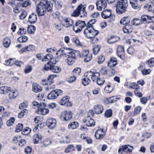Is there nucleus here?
Returning <instances> with one entry per match:
<instances>
[{"instance_id":"f257e3e1","label":"nucleus","mask_w":154,"mask_h":154,"mask_svg":"<svg viewBox=\"0 0 154 154\" xmlns=\"http://www.w3.org/2000/svg\"><path fill=\"white\" fill-rule=\"evenodd\" d=\"M52 7V4L50 2L43 0L36 7V11L38 16H43L46 11L51 12Z\"/></svg>"},{"instance_id":"f03ea898","label":"nucleus","mask_w":154,"mask_h":154,"mask_svg":"<svg viewBox=\"0 0 154 154\" xmlns=\"http://www.w3.org/2000/svg\"><path fill=\"white\" fill-rule=\"evenodd\" d=\"M128 6L127 0H120L116 5V12L117 14H121L125 12Z\"/></svg>"},{"instance_id":"7ed1b4c3","label":"nucleus","mask_w":154,"mask_h":154,"mask_svg":"<svg viewBox=\"0 0 154 154\" xmlns=\"http://www.w3.org/2000/svg\"><path fill=\"white\" fill-rule=\"evenodd\" d=\"M83 33L87 38H91L98 35L99 31L94 29L93 27L86 26V29L84 31Z\"/></svg>"},{"instance_id":"20e7f679","label":"nucleus","mask_w":154,"mask_h":154,"mask_svg":"<svg viewBox=\"0 0 154 154\" xmlns=\"http://www.w3.org/2000/svg\"><path fill=\"white\" fill-rule=\"evenodd\" d=\"M79 54V51L74 50L68 52L66 55L68 56L67 63L68 65H71L73 64L75 60V59Z\"/></svg>"},{"instance_id":"39448f33","label":"nucleus","mask_w":154,"mask_h":154,"mask_svg":"<svg viewBox=\"0 0 154 154\" xmlns=\"http://www.w3.org/2000/svg\"><path fill=\"white\" fill-rule=\"evenodd\" d=\"M85 27H86V24L84 21L79 20L76 21L75 25L73 26L74 31L76 33L82 31V29Z\"/></svg>"},{"instance_id":"423d86ee","label":"nucleus","mask_w":154,"mask_h":154,"mask_svg":"<svg viewBox=\"0 0 154 154\" xmlns=\"http://www.w3.org/2000/svg\"><path fill=\"white\" fill-rule=\"evenodd\" d=\"M79 55L82 58H84V61L85 62L89 61L92 58V54H89V51L87 50H83L81 53L79 51Z\"/></svg>"},{"instance_id":"0eeeda50","label":"nucleus","mask_w":154,"mask_h":154,"mask_svg":"<svg viewBox=\"0 0 154 154\" xmlns=\"http://www.w3.org/2000/svg\"><path fill=\"white\" fill-rule=\"evenodd\" d=\"M62 91L60 89H56L52 91L48 95V99L50 100L57 98L59 95L62 94Z\"/></svg>"},{"instance_id":"6e6552de","label":"nucleus","mask_w":154,"mask_h":154,"mask_svg":"<svg viewBox=\"0 0 154 154\" xmlns=\"http://www.w3.org/2000/svg\"><path fill=\"white\" fill-rule=\"evenodd\" d=\"M40 107L38 108V109L36 111V113L38 114L42 115H45L48 114L49 112L48 109L44 108L46 106V104L45 103H40Z\"/></svg>"},{"instance_id":"1a4fd4ad","label":"nucleus","mask_w":154,"mask_h":154,"mask_svg":"<svg viewBox=\"0 0 154 154\" xmlns=\"http://www.w3.org/2000/svg\"><path fill=\"white\" fill-rule=\"evenodd\" d=\"M72 114L71 111H65L61 113L60 116V118L62 121H66L72 118Z\"/></svg>"},{"instance_id":"9d476101","label":"nucleus","mask_w":154,"mask_h":154,"mask_svg":"<svg viewBox=\"0 0 154 154\" xmlns=\"http://www.w3.org/2000/svg\"><path fill=\"white\" fill-rule=\"evenodd\" d=\"M133 147L129 145H125L122 146L119 149V153L122 154H125V153H129L132 151Z\"/></svg>"},{"instance_id":"9b49d317","label":"nucleus","mask_w":154,"mask_h":154,"mask_svg":"<svg viewBox=\"0 0 154 154\" xmlns=\"http://www.w3.org/2000/svg\"><path fill=\"white\" fill-rule=\"evenodd\" d=\"M43 69L45 71L51 70V72L56 73L60 72L61 70V68L60 67L55 65L47 67H46V66H44Z\"/></svg>"},{"instance_id":"f8f14e48","label":"nucleus","mask_w":154,"mask_h":154,"mask_svg":"<svg viewBox=\"0 0 154 154\" xmlns=\"http://www.w3.org/2000/svg\"><path fill=\"white\" fill-rule=\"evenodd\" d=\"M117 54L121 59L124 60L125 59V51L123 47L122 46H118L117 48Z\"/></svg>"},{"instance_id":"ddd939ff","label":"nucleus","mask_w":154,"mask_h":154,"mask_svg":"<svg viewBox=\"0 0 154 154\" xmlns=\"http://www.w3.org/2000/svg\"><path fill=\"white\" fill-rule=\"evenodd\" d=\"M46 124L47 126L49 128L52 129L55 127L57 124V121L54 118H49L47 119Z\"/></svg>"},{"instance_id":"4468645a","label":"nucleus","mask_w":154,"mask_h":154,"mask_svg":"<svg viewBox=\"0 0 154 154\" xmlns=\"http://www.w3.org/2000/svg\"><path fill=\"white\" fill-rule=\"evenodd\" d=\"M97 9L101 11L103 8L104 9L107 6V3L105 0H100L97 1L96 2Z\"/></svg>"},{"instance_id":"2eb2a0df","label":"nucleus","mask_w":154,"mask_h":154,"mask_svg":"<svg viewBox=\"0 0 154 154\" xmlns=\"http://www.w3.org/2000/svg\"><path fill=\"white\" fill-rule=\"evenodd\" d=\"M105 132L103 129H100L98 130L95 133V137L97 139H102L105 135Z\"/></svg>"},{"instance_id":"dca6fc26","label":"nucleus","mask_w":154,"mask_h":154,"mask_svg":"<svg viewBox=\"0 0 154 154\" xmlns=\"http://www.w3.org/2000/svg\"><path fill=\"white\" fill-rule=\"evenodd\" d=\"M83 122L88 127H92L95 125V122L93 119H91L90 117H87L83 120Z\"/></svg>"},{"instance_id":"f3484780","label":"nucleus","mask_w":154,"mask_h":154,"mask_svg":"<svg viewBox=\"0 0 154 154\" xmlns=\"http://www.w3.org/2000/svg\"><path fill=\"white\" fill-rule=\"evenodd\" d=\"M54 82V80L52 78H45L42 80L41 83L43 85H51Z\"/></svg>"},{"instance_id":"a211bd4d","label":"nucleus","mask_w":154,"mask_h":154,"mask_svg":"<svg viewBox=\"0 0 154 154\" xmlns=\"http://www.w3.org/2000/svg\"><path fill=\"white\" fill-rule=\"evenodd\" d=\"M32 91L35 93H39L42 90V87L36 83H34L32 85Z\"/></svg>"},{"instance_id":"6ab92c4d","label":"nucleus","mask_w":154,"mask_h":154,"mask_svg":"<svg viewBox=\"0 0 154 154\" xmlns=\"http://www.w3.org/2000/svg\"><path fill=\"white\" fill-rule=\"evenodd\" d=\"M122 30L124 33H125L131 32L133 30V26L130 24L125 25L123 27Z\"/></svg>"},{"instance_id":"aec40b11","label":"nucleus","mask_w":154,"mask_h":154,"mask_svg":"<svg viewBox=\"0 0 154 154\" xmlns=\"http://www.w3.org/2000/svg\"><path fill=\"white\" fill-rule=\"evenodd\" d=\"M111 14V11L109 9H106L103 10L102 12L101 16L103 18L106 19L109 18Z\"/></svg>"},{"instance_id":"412c9836","label":"nucleus","mask_w":154,"mask_h":154,"mask_svg":"<svg viewBox=\"0 0 154 154\" xmlns=\"http://www.w3.org/2000/svg\"><path fill=\"white\" fill-rule=\"evenodd\" d=\"M67 51L66 49H65L64 48H62L57 51L56 53V55H57L58 57H61L64 55H67V54H68L69 52Z\"/></svg>"},{"instance_id":"4be33fe9","label":"nucleus","mask_w":154,"mask_h":154,"mask_svg":"<svg viewBox=\"0 0 154 154\" xmlns=\"http://www.w3.org/2000/svg\"><path fill=\"white\" fill-rule=\"evenodd\" d=\"M37 20V16L36 14L33 13L30 15L29 17L28 21L31 24L36 22Z\"/></svg>"},{"instance_id":"5701e85b","label":"nucleus","mask_w":154,"mask_h":154,"mask_svg":"<svg viewBox=\"0 0 154 154\" xmlns=\"http://www.w3.org/2000/svg\"><path fill=\"white\" fill-rule=\"evenodd\" d=\"M94 109L96 113L99 114L103 112V109L102 105L97 104L94 106Z\"/></svg>"},{"instance_id":"b1692460","label":"nucleus","mask_w":154,"mask_h":154,"mask_svg":"<svg viewBox=\"0 0 154 154\" xmlns=\"http://www.w3.org/2000/svg\"><path fill=\"white\" fill-rule=\"evenodd\" d=\"M117 64L116 59L115 57L111 58L108 63V66L110 68L115 66Z\"/></svg>"},{"instance_id":"393cba45","label":"nucleus","mask_w":154,"mask_h":154,"mask_svg":"<svg viewBox=\"0 0 154 154\" xmlns=\"http://www.w3.org/2000/svg\"><path fill=\"white\" fill-rule=\"evenodd\" d=\"M130 3L132 7L135 9H138L140 7V5L138 4L137 0H129Z\"/></svg>"},{"instance_id":"a878e982","label":"nucleus","mask_w":154,"mask_h":154,"mask_svg":"<svg viewBox=\"0 0 154 154\" xmlns=\"http://www.w3.org/2000/svg\"><path fill=\"white\" fill-rule=\"evenodd\" d=\"M154 5L151 4V3L149 2L148 3L145 4L144 6V8L146 9H148L149 11L154 13Z\"/></svg>"},{"instance_id":"bb28decb","label":"nucleus","mask_w":154,"mask_h":154,"mask_svg":"<svg viewBox=\"0 0 154 154\" xmlns=\"http://www.w3.org/2000/svg\"><path fill=\"white\" fill-rule=\"evenodd\" d=\"M83 5L82 4L79 5L75 10L74 11L72 15L74 17H77L80 14L81 9Z\"/></svg>"},{"instance_id":"cd10ccee","label":"nucleus","mask_w":154,"mask_h":154,"mask_svg":"<svg viewBox=\"0 0 154 154\" xmlns=\"http://www.w3.org/2000/svg\"><path fill=\"white\" fill-rule=\"evenodd\" d=\"M141 20L142 23H150V16L147 15H143L141 17Z\"/></svg>"},{"instance_id":"c85d7f7f","label":"nucleus","mask_w":154,"mask_h":154,"mask_svg":"<svg viewBox=\"0 0 154 154\" xmlns=\"http://www.w3.org/2000/svg\"><path fill=\"white\" fill-rule=\"evenodd\" d=\"M119 38L115 36H111L109 38L107 39V42L108 43L111 44L117 42L118 39H119Z\"/></svg>"},{"instance_id":"c756f323","label":"nucleus","mask_w":154,"mask_h":154,"mask_svg":"<svg viewBox=\"0 0 154 154\" xmlns=\"http://www.w3.org/2000/svg\"><path fill=\"white\" fill-rule=\"evenodd\" d=\"M11 88L7 86H4L0 87V93L1 94H6L9 93L11 90Z\"/></svg>"},{"instance_id":"7c9ffc66","label":"nucleus","mask_w":154,"mask_h":154,"mask_svg":"<svg viewBox=\"0 0 154 154\" xmlns=\"http://www.w3.org/2000/svg\"><path fill=\"white\" fill-rule=\"evenodd\" d=\"M130 21V19L128 17H124L120 20V23L121 24L126 25L128 24Z\"/></svg>"},{"instance_id":"2f4dec72","label":"nucleus","mask_w":154,"mask_h":154,"mask_svg":"<svg viewBox=\"0 0 154 154\" xmlns=\"http://www.w3.org/2000/svg\"><path fill=\"white\" fill-rule=\"evenodd\" d=\"M145 64L148 67L152 68L154 66V58L151 57L147 60L145 63Z\"/></svg>"},{"instance_id":"473e14b6","label":"nucleus","mask_w":154,"mask_h":154,"mask_svg":"<svg viewBox=\"0 0 154 154\" xmlns=\"http://www.w3.org/2000/svg\"><path fill=\"white\" fill-rule=\"evenodd\" d=\"M63 20L66 23L64 26L66 27L72 26L73 24V20L70 18H65Z\"/></svg>"},{"instance_id":"72a5a7b5","label":"nucleus","mask_w":154,"mask_h":154,"mask_svg":"<svg viewBox=\"0 0 154 154\" xmlns=\"http://www.w3.org/2000/svg\"><path fill=\"white\" fill-rule=\"evenodd\" d=\"M101 48V46L99 45H95L93 46V54L96 55L97 54Z\"/></svg>"},{"instance_id":"f704fd0d","label":"nucleus","mask_w":154,"mask_h":154,"mask_svg":"<svg viewBox=\"0 0 154 154\" xmlns=\"http://www.w3.org/2000/svg\"><path fill=\"white\" fill-rule=\"evenodd\" d=\"M11 43L10 40L8 38L6 37L3 40V45L5 48L8 47Z\"/></svg>"},{"instance_id":"c9c22d12","label":"nucleus","mask_w":154,"mask_h":154,"mask_svg":"<svg viewBox=\"0 0 154 154\" xmlns=\"http://www.w3.org/2000/svg\"><path fill=\"white\" fill-rule=\"evenodd\" d=\"M79 123L76 122H74L70 123L68 125L69 129H75L79 126Z\"/></svg>"},{"instance_id":"e433bc0d","label":"nucleus","mask_w":154,"mask_h":154,"mask_svg":"<svg viewBox=\"0 0 154 154\" xmlns=\"http://www.w3.org/2000/svg\"><path fill=\"white\" fill-rule=\"evenodd\" d=\"M34 139L35 140L34 144H37L38 143L39 140H41L42 136L39 134H37L34 135Z\"/></svg>"},{"instance_id":"4c0bfd02","label":"nucleus","mask_w":154,"mask_h":154,"mask_svg":"<svg viewBox=\"0 0 154 154\" xmlns=\"http://www.w3.org/2000/svg\"><path fill=\"white\" fill-rule=\"evenodd\" d=\"M57 60H56V59L54 58H52L51 60L48 61V62L44 66H46V67L51 66L52 65H54V64H55Z\"/></svg>"},{"instance_id":"58836bf2","label":"nucleus","mask_w":154,"mask_h":154,"mask_svg":"<svg viewBox=\"0 0 154 154\" xmlns=\"http://www.w3.org/2000/svg\"><path fill=\"white\" fill-rule=\"evenodd\" d=\"M69 101V97L66 96L63 97L60 101V104L61 105H65Z\"/></svg>"},{"instance_id":"ea45409f","label":"nucleus","mask_w":154,"mask_h":154,"mask_svg":"<svg viewBox=\"0 0 154 154\" xmlns=\"http://www.w3.org/2000/svg\"><path fill=\"white\" fill-rule=\"evenodd\" d=\"M120 99V97H118V96H112L109 98L108 99L109 103H113L117 101L118 100Z\"/></svg>"},{"instance_id":"a19ab883","label":"nucleus","mask_w":154,"mask_h":154,"mask_svg":"<svg viewBox=\"0 0 154 154\" xmlns=\"http://www.w3.org/2000/svg\"><path fill=\"white\" fill-rule=\"evenodd\" d=\"M36 29L35 27L33 25H30L27 28V31L29 33H34Z\"/></svg>"},{"instance_id":"79ce46f5","label":"nucleus","mask_w":154,"mask_h":154,"mask_svg":"<svg viewBox=\"0 0 154 154\" xmlns=\"http://www.w3.org/2000/svg\"><path fill=\"white\" fill-rule=\"evenodd\" d=\"M82 84L84 86L88 85L91 81V79L89 78H84L82 80Z\"/></svg>"},{"instance_id":"37998d69","label":"nucleus","mask_w":154,"mask_h":154,"mask_svg":"<svg viewBox=\"0 0 154 154\" xmlns=\"http://www.w3.org/2000/svg\"><path fill=\"white\" fill-rule=\"evenodd\" d=\"M86 7L83 5L81 9L80 14L81 15L80 16L81 17H85L87 16V14L85 10Z\"/></svg>"},{"instance_id":"c03bdc74","label":"nucleus","mask_w":154,"mask_h":154,"mask_svg":"<svg viewBox=\"0 0 154 154\" xmlns=\"http://www.w3.org/2000/svg\"><path fill=\"white\" fill-rule=\"evenodd\" d=\"M9 99H12L15 98L17 96V92L16 91H10L9 92Z\"/></svg>"},{"instance_id":"a18cd8bd","label":"nucleus","mask_w":154,"mask_h":154,"mask_svg":"<svg viewBox=\"0 0 154 154\" xmlns=\"http://www.w3.org/2000/svg\"><path fill=\"white\" fill-rule=\"evenodd\" d=\"M28 39V37L25 35H23L18 38L17 41L19 42H26Z\"/></svg>"},{"instance_id":"49530a36","label":"nucleus","mask_w":154,"mask_h":154,"mask_svg":"<svg viewBox=\"0 0 154 154\" xmlns=\"http://www.w3.org/2000/svg\"><path fill=\"white\" fill-rule=\"evenodd\" d=\"M75 148L72 145H69L65 150V152L66 153H68L75 150Z\"/></svg>"},{"instance_id":"de8ad7c7","label":"nucleus","mask_w":154,"mask_h":154,"mask_svg":"<svg viewBox=\"0 0 154 154\" xmlns=\"http://www.w3.org/2000/svg\"><path fill=\"white\" fill-rule=\"evenodd\" d=\"M31 131L30 129L28 127H26L22 131V134L24 135H27Z\"/></svg>"},{"instance_id":"09e8293b","label":"nucleus","mask_w":154,"mask_h":154,"mask_svg":"<svg viewBox=\"0 0 154 154\" xmlns=\"http://www.w3.org/2000/svg\"><path fill=\"white\" fill-rule=\"evenodd\" d=\"M96 22V20L95 19L91 20L86 24V26L93 27V26L92 25L94 24Z\"/></svg>"},{"instance_id":"8fccbe9b","label":"nucleus","mask_w":154,"mask_h":154,"mask_svg":"<svg viewBox=\"0 0 154 154\" xmlns=\"http://www.w3.org/2000/svg\"><path fill=\"white\" fill-rule=\"evenodd\" d=\"M27 110L24 109L23 110L21 111L20 113L18 114V117L19 118H22L24 115L27 114Z\"/></svg>"},{"instance_id":"3c124183","label":"nucleus","mask_w":154,"mask_h":154,"mask_svg":"<svg viewBox=\"0 0 154 154\" xmlns=\"http://www.w3.org/2000/svg\"><path fill=\"white\" fill-rule=\"evenodd\" d=\"M18 143L19 146L20 147H23L26 145V143L25 140L21 138L20 139V140L19 141Z\"/></svg>"},{"instance_id":"603ef678","label":"nucleus","mask_w":154,"mask_h":154,"mask_svg":"<svg viewBox=\"0 0 154 154\" xmlns=\"http://www.w3.org/2000/svg\"><path fill=\"white\" fill-rule=\"evenodd\" d=\"M105 60L104 56L102 55H101L98 56L97 62L99 64H101Z\"/></svg>"},{"instance_id":"864d4df0","label":"nucleus","mask_w":154,"mask_h":154,"mask_svg":"<svg viewBox=\"0 0 154 154\" xmlns=\"http://www.w3.org/2000/svg\"><path fill=\"white\" fill-rule=\"evenodd\" d=\"M15 119L13 117L9 119L7 122V125L8 126L12 125L15 121Z\"/></svg>"},{"instance_id":"5fc2aeb1","label":"nucleus","mask_w":154,"mask_h":154,"mask_svg":"<svg viewBox=\"0 0 154 154\" xmlns=\"http://www.w3.org/2000/svg\"><path fill=\"white\" fill-rule=\"evenodd\" d=\"M141 109L142 108L139 106H137L134 109V115L136 116L137 115L140 113Z\"/></svg>"},{"instance_id":"6e6d98bb","label":"nucleus","mask_w":154,"mask_h":154,"mask_svg":"<svg viewBox=\"0 0 154 154\" xmlns=\"http://www.w3.org/2000/svg\"><path fill=\"white\" fill-rule=\"evenodd\" d=\"M105 82V80L103 78H98L97 79V82L99 85H103Z\"/></svg>"},{"instance_id":"4d7b16f0","label":"nucleus","mask_w":154,"mask_h":154,"mask_svg":"<svg viewBox=\"0 0 154 154\" xmlns=\"http://www.w3.org/2000/svg\"><path fill=\"white\" fill-rule=\"evenodd\" d=\"M51 143V141L49 138L46 139L43 142V146H44L46 147L47 146L50 144Z\"/></svg>"},{"instance_id":"13d9d810","label":"nucleus","mask_w":154,"mask_h":154,"mask_svg":"<svg viewBox=\"0 0 154 154\" xmlns=\"http://www.w3.org/2000/svg\"><path fill=\"white\" fill-rule=\"evenodd\" d=\"M20 137L19 136H15L13 138V142L15 143H19V141L20 140Z\"/></svg>"},{"instance_id":"bf43d9fd","label":"nucleus","mask_w":154,"mask_h":154,"mask_svg":"<svg viewBox=\"0 0 154 154\" xmlns=\"http://www.w3.org/2000/svg\"><path fill=\"white\" fill-rule=\"evenodd\" d=\"M105 115L107 118L110 117L112 115V112L111 109L107 110L105 112Z\"/></svg>"},{"instance_id":"052dcab7","label":"nucleus","mask_w":154,"mask_h":154,"mask_svg":"<svg viewBox=\"0 0 154 154\" xmlns=\"http://www.w3.org/2000/svg\"><path fill=\"white\" fill-rule=\"evenodd\" d=\"M151 72V71L149 69H144L141 70L142 73L143 75H148Z\"/></svg>"},{"instance_id":"680f3d73","label":"nucleus","mask_w":154,"mask_h":154,"mask_svg":"<svg viewBox=\"0 0 154 154\" xmlns=\"http://www.w3.org/2000/svg\"><path fill=\"white\" fill-rule=\"evenodd\" d=\"M129 88L135 90H138L140 88L139 86L136 83H132L130 86Z\"/></svg>"},{"instance_id":"e2e57ef3","label":"nucleus","mask_w":154,"mask_h":154,"mask_svg":"<svg viewBox=\"0 0 154 154\" xmlns=\"http://www.w3.org/2000/svg\"><path fill=\"white\" fill-rule=\"evenodd\" d=\"M93 74L94 71H88L85 73L84 76L86 77H93Z\"/></svg>"},{"instance_id":"0e129e2a","label":"nucleus","mask_w":154,"mask_h":154,"mask_svg":"<svg viewBox=\"0 0 154 154\" xmlns=\"http://www.w3.org/2000/svg\"><path fill=\"white\" fill-rule=\"evenodd\" d=\"M81 71V69L79 68H76L73 70L72 72L74 75H79Z\"/></svg>"},{"instance_id":"69168bd1","label":"nucleus","mask_w":154,"mask_h":154,"mask_svg":"<svg viewBox=\"0 0 154 154\" xmlns=\"http://www.w3.org/2000/svg\"><path fill=\"white\" fill-rule=\"evenodd\" d=\"M16 130L15 131L16 132H19L22 130L23 128V125L22 124H19L17 125L16 127Z\"/></svg>"},{"instance_id":"338daca9","label":"nucleus","mask_w":154,"mask_h":154,"mask_svg":"<svg viewBox=\"0 0 154 154\" xmlns=\"http://www.w3.org/2000/svg\"><path fill=\"white\" fill-rule=\"evenodd\" d=\"M32 66L30 65H28L26 66L24 69V72L26 73H28L31 71Z\"/></svg>"},{"instance_id":"774afa93","label":"nucleus","mask_w":154,"mask_h":154,"mask_svg":"<svg viewBox=\"0 0 154 154\" xmlns=\"http://www.w3.org/2000/svg\"><path fill=\"white\" fill-rule=\"evenodd\" d=\"M72 42L77 45L80 46L81 44L79 39L76 38H73L72 39Z\"/></svg>"}]
</instances>
